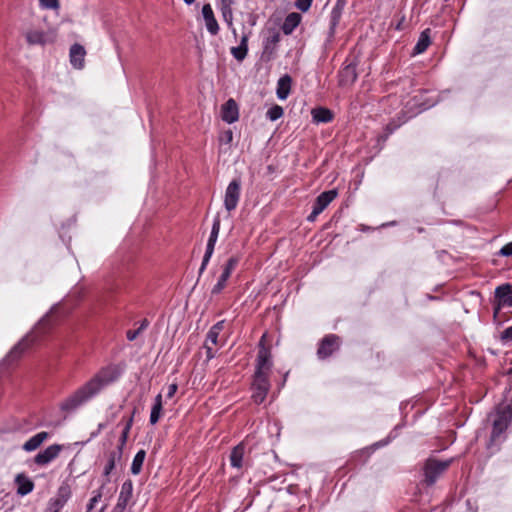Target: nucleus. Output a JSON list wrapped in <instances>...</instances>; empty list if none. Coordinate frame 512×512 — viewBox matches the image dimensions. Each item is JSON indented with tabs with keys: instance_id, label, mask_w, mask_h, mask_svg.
<instances>
[{
	"instance_id": "f257e3e1",
	"label": "nucleus",
	"mask_w": 512,
	"mask_h": 512,
	"mask_svg": "<svg viewBox=\"0 0 512 512\" xmlns=\"http://www.w3.org/2000/svg\"><path fill=\"white\" fill-rule=\"evenodd\" d=\"M120 372L114 365L101 368L89 381L80 386L60 403V410L71 413L96 396L106 386L119 377Z\"/></svg>"
},
{
	"instance_id": "f03ea898",
	"label": "nucleus",
	"mask_w": 512,
	"mask_h": 512,
	"mask_svg": "<svg viewBox=\"0 0 512 512\" xmlns=\"http://www.w3.org/2000/svg\"><path fill=\"white\" fill-rule=\"evenodd\" d=\"M263 339L264 336L260 342L256 359V371L252 384V399L256 404H261L265 400L270 389L269 374L272 368V360L270 350L262 344Z\"/></svg>"
},
{
	"instance_id": "7ed1b4c3",
	"label": "nucleus",
	"mask_w": 512,
	"mask_h": 512,
	"mask_svg": "<svg viewBox=\"0 0 512 512\" xmlns=\"http://www.w3.org/2000/svg\"><path fill=\"white\" fill-rule=\"evenodd\" d=\"M512 420V404H508L498 409L497 417L493 423L491 437L496 439L499 437L509 426Z\"/></svg>"
},
{
	"instance_id": "20e7f679",
	"label": "nucleus",
	"mask_w": 512,
	"mask_h": 512,
	"mask_svg": "<svg viewBox=\"0 0 512 512\" xmlns=\"http://www.w3.org/2000/svg\"><path fill=\"white\" fill-rule=\"evenodd\" d=\"M451 460L438 461L429 459L424 467L425 482L427 485H433L438 477L449 467Z\"/></svg>"
},
{
	"instance_id": "39448f33",
	"label": "nucleus",
	"mask_w": 512,
	"mask_h": 512,
	"mask_svg": "<svg viewBox=\"0 0 512 512\" xmlns=\"http://www.w3.org/2000/svg\"><path fill=\"white\" fill-rule=\"evenodd\" d=\"M338 193L335 189L322 192L313 204L312 212L307 216V221L314 222L319 214H321L327 206L337 197Z\"/></svg>"
},
{
	"instance_id": "423d86ee",
	"label": "nucleus",
	"mask_w": 512,
	"mask_h": 512,
	"mask_svg": "<svg viewBox=\"0 0 512 512\" xmlns=\"http://www.w3.org/2000/svg\"><path fill=\"white\" fill-rule=\"evenodd\" d=\"M220 224H221L220 218L218 216L215 217L213 220L210 237L207 242L206 251H205V254H204V257L202 260L201 267L199 269L200 274L205 270L207 264L209 263V261L212 257V254H213L214 248H215V244L217 242V238H218L219 231H220Z\"/></svg>"
},
{
	"instance_id": "0eeeda50",
	"label": "nucleus",
	"mask_w": 512,
	"mask_h": 512,
	"mask_svg": "<svg viewBox=\"0 0 512 512\" xmlns=\"http://www.w3.org/2000/svg\"><path fill=\"white\" fill-rule=\"evenodd\" d=\"M339 348L340 338L335 334L326 335L319 344L317 356L319 359L324 360L330 357Z\"/></svg>"
},
{
	"instance_id": "6e6552de",
	"label": "nucleus",
	"mask_w": 512,
	"mask_h": 512,
	"mask_svg": "<svg viewBox=\"0 0 512 512\" xmlns=\"http://www.w3.org/2000/svg\"><path fill=\"white\" fill-rule=\"evenodd\" d=\"M241 181L239 179H233L226 188L224 206L227 211L234 210L240 198Z\"/></svg>"
},
{
	"instance_id": "1a4fd4ad",
	"label": "nucleus",
	"mask_w": 512,
	"mask_h": 512,
	"mask_svg": "<svg viewBox=\"0 0 512 512\" xmlns=\"http://www.w3.org/2000/svg\"><path fill=\"white\" fill-rule=\"evenodd\" d=\"M63 446L59 444H53L48 446L43 451H40L35 457H34V463L38 466H45L55 460L60 452L62 451Z\"/></svg>"
},
{
	"instance_id": "9d476101",
	"label": "nucleus",
	"mask_w": 512,
	"mask_h": 512,
	"mask_svg": "<svg viewBox=\"0 0 512 512\" xmlns=\"http://www.w3.org/2000/svg\"><path fill=\"white\" fill-rule=\"evenodd\" d=\"M280 41V34L279 32H273L271 35H269L267 38H265L263 43V51L261 58L268 62L271 61L274 58L277 45Z\"/></svg>"
},
{
	"instance_id": "9b49d317",
	"label": "nucleus",
	"mask_w": 512,
	"mask_h": 512,
	"mask_svg": "<svg viewBox=\"0 0 512 512\" xmlns=\"http://www.w3.org/2000/svg\"><path fill=\"white\" fill-rule=\"evenodd\" d=\"M34 338L30 335L24 337L20 342H18L9 352L6 357V361L8 363H12L18 360L21 355L32 345Z\"/></svg>"
},
{
	"instance_id": "f8f14e48",
	"label": "nucleus",
	"mask_w": 512,
	"mask_h": 512,
	"mask_svg": "<svg viewBox=\"0 0 512 512\" xmlns=\"http://www.w3.org/2000/svg\"><path fill=\"white\" fill-rule=\"evenodd\" d=\"M222 327H223V322H218L214 326H212L211 329L207 333L206 341L204 343V349L206 350L207 360H211L215 356V352L210 347L209 342H211L213 344H217L219 332L221 331Z\"/></svg>"
},
{
	"instance_id": "ddd939ff",
	"label": "nucleus",
	"mask_w": 512,
	"mask_h": 512,
	"mask_svg": "<svg viewBox=\"0 0 512 512\" xmlns=\"http://www.w3.org/2000/svg\"><path fill=\"white\" fill-rule=\"evenodd\" d=\"M85 55L86 50L82 45L78 43L73 44L69 53L71 65L76 69H82L84 67Z\"/></svg>"
},
{
	"instance_id": "4468645a",
	"label": "nucleus",
	"mask_w": 512,
	"mask_h": 512,
	"mask_svg": "<svg viewBox=\"0 0 512 512\" xmlns=\"http://www.w3.org/2000/svg\"><path fill=\"white\" fill-rule=\"evenodd\" d=\"M339 85L349 86L357 79L356 66L353 63L347 64L339 71Z\"/></svg>"
},
{
	"instance_id": "2eb2a0df",
	"label": "nucleus",
	"mask_w": 512,
	"mask_h": 512,
	"mask_svg": "<svg viewBox=\"0 0 512 512\" xmlns=\"http://www.w3.org/2000/svg\"><path fill=\"white\" fill-rule=\"evenodd\" d=\"M239 112H238V106L235 100L229 99L223 106H222V120L226 123H234L238 120Z\"/></svg>"
},
{
	"instance_id": "dca6fc26",
	"label": "nucleus",
	"mask_w": 512,
	"mask_h": 512,
	"mask_svg": "<svg viewBox=\"0 0 512 512\" xmlns=\"http://www.w3.org/2000/svg\"><path fill=\"white\" fill-rule=\"evenodd\" d=\"M202 14L208 32L212 35H216L219 32V25L214 17V13L210 4H205L202 7Z\"/></svg>"
},
{
	"instance_id": "f3484780",
	"label": "nucleus",
	"mask_w": 512,
	"mask_h": 512,
	"mask_svg": "<svg viewBox=\"0 0 512 512\" xmlns=\"http://www.w3.org/2000/svg\"><path fill=\"white\" fill-rule=\"evenodd\" d=\"M15 483L17 485V494L21 496L29 494L34 489L33 481L23 473L15 477Z\"/></svg>"
},
{
	"instance_id": "a211bd4d",
	"label": "nucleus",
	"mask_w": 512,
	"mask_h": 512,
	"mask_svg": "<svg viewBox=\"0 0 512 512\" xmlns=\"http://www.w3.org/2000/svg\"><path fill=\"white\" fill-rule=\"evenodd\" d=\"M345 7V0H337L330 13V34L335 33V29L340 22L343 10Z\"/></svg>"
},
{
	"instance_id": "6ab92c4d",
	"label": "nucleus",
	"mask_w": 512,
	"mask_h": 512,
	"mask_svg": "<svg viewBox=\"0 0 512 512\" xmlns=\"http://www.w3.org/2000/svg\"><path fill=\"white\" fill-rule=\"evenodd\" d=\"M495 298L504 306L512 307V287L510 284L498 286L495 289Z\"/></svg>"
},
{
	"instance_id": "aec40b11",
	"label": "nucleus",
	"mask_w": 512,
	"mask_h": 512,
	"mask_svg": "<svg viewBox=\"0 0 512 512\" xmlns=\"http://www.w3.org/2000/svg\"><path fill=\"white\" fill-rule=\"evenodd\" d=\"M48 437H49V433L48 432H45V431L39 432L36 435L32 436L29 440H27L23 444L22 448L26 452L35 451L36 449H38L42 445V443L45 440L48 439Z\"/></svg>"
},
{
	"instance_id": "412c9836",
	"label": "nucleus",
	"mask_w": 512,
	"mask_h": 512,
	"mask_svg": "<svg viewBox=\"0 0 512 512\" xmlns=\"http://www.w3.org/2000/svg\"><path fill=\"white\" fill-rule=\"evenodd\" d=\"M245 445L240 443L230 453V464L233 468L241 469L244 465Z\"/></svg>"
},
{
	"instance_id": "4be33fe9",
	"label": "nucleus",
	"mask_w": 512,
	"mask_h": 512,
	"mask_svg": "<svg viewBox=\"0 0 512 512\" xmlns=\"http://www.w3.org/2000/svg\"><path fill=\"white\" fill-rule=\"evenodd\" d=\"M26 40L30 45H44L49 41L48 34L42 30L31 29L25 34Z\"/></svg>"
},
{
	"instance_id": "5701e85b",
	"label": "nucleus",
	"mask_w": 512,
	"mask_h": 512,
	"mask_svg": "<svg viewBox=\"0 0 512 512\" xmlns=\"http://www.w3.org/2000/svg\"><path fill=\"white\" fill-rule=\"evenodd\" d=\"M313 122L315 123H328L333 119V113L324 107H317L311 111Z\"/></svg>"
},
{
	"instance_id": "b1692460",
	"label": "nucleus",
	"mask_w": 512,
	"mask_h": 512,
	"mask_svg": "<svg viewBox=\"0 0 512 512\" xmlns=\"http://www.w3.org/2000/svg\"><path fill=\"white\" fill-rule=\"evenodd\" d=\"M292 79L289 75L282 76L277 83V96L284 100L288 97L291 88Z\"/></svg>"
},
{
	"instance_id": "393cba45",
	"label": "nucleus",
	"mask_w": 512,
	"mask_h": 512,
	"mask_svg": "<svg viewBox=\"0 0 512 512\" xmlns=\"http://www.w3.org/2000/svg\"><path fill=\"white\" fill-rule=\"evenodd\" d=\"M234 3L235 0H220V10L222 12L224 21L229 27L233 25L232 5Z\"/></svg>"
},
{
	"instance_id": "a878e982",
	"label": "nucleus",
	"mask_w": 512,
	"mask_h": 512,
	"mask_svg": "<svg viewBox=\"0 0 512 512\" xmlns=\"http://www.w3.org/2000/svg\"><path fill=\"white\" fill-rule=\"evenodd\" d=\"M430 29H425L421 32L420 37L414 46L413 53L421 54L423 53L430 45Z\"/></svg>"
},
{
	"instance_id": "bb28decb",
	"label": "nucleus",
	"mask_w": 512,
	"mask_h": 512,
	"mask_svg": "<svg viewBox=\"0 0 512 512\" xmlns=\"http://www.w3.org/2000/svg\"><path fill=\"white\" fill-rule=\"evenodd\" d=\"M301 17L297 13H290L284 20L282 30L284 34L289 35L299 25Z\"/></svg>"
},
{
	"instance_id": "cd10ccee",
	"label": "nucleus",
	"mask_w": 512,
	"mask_h": 512,
	"mask_svg": "<svg viewBox=\"0 0 512 512\" xmlns=\"http://www.w3.org/2000/svg\"><path fill=\"white\" fill-rule=\"evenodd\" d=\"M132 491H133L132 482L130 480L125 481L122 484L121 491H120L117 502L127 506L128 502L130 501V499L132 497Z\"/></svg>"
},
{
	"instance_id": "c85d7f7f",
	"label": "nucleus",
	"mask_w": 512,
	"mask_h": 512,
	"mask_svg": "<svg viewBox=\"0 0 512 512\" xmlns=\"http://www.w3.org/2000/svg\"><path fill=\"white\" fill-rule=\"evenodd\" d=\"M121 457H122V455H121V452H119V451H111L108 454V460H107V463H106V465L104 467V471H103V474L105 477L108 478V476L111 474V472L115 468L116 462L120 461Z\"/></svg>"
},
{
	"instance_id": "c756f323",
	"label": "nucleus",
	"mask_w": 512,
	"mask_h": 512,
	"mask_svg": "<svg viewBox=\"0 0 512 512\" xmlns=\"http://www.w3.org/2000/svg\"><path fill=\"white\" fill-rule=\"evenodd\" d=\"M161 411H162V396H161V394H158L155 397V402L151 409V414H150V423L152 425L156 424L159 421L160 416H161Z\"/></svg>"
},
{
	"instance_id": "7c9ffc66",
	"label": "nucleus",
	"mask_w": 512,
	"mask_h": 512,
	"mask_svg": "<svg viewBox=\"0 0 512 512\" xmlns=\"http://www.w3.org/2000/svg\"><path fill=\"white\" fill-rule=\"evenodd\" d=\"M145 457H146V452L144 450H139L136 453V455L134 456V459L132 461V465H131V473L133 475H138L141 472Z\"/></svg>"
},
{
	"instance_id": "2f4dec72",
	"label": "nucleus",
	"mask_w": 512,
	"mask_h": 512,
	"mask_svg": "<svg viewBox=\"0 0 512 512\" xmlns=\"http://www.w3.org/2000/svg\"><path fill=\"white\" fill-rule=\"evenodd\" d=\"M108 482L109 479H106V481L102 483L101 487L94 492V496L90 499L87 505V512H90L94 508L95 504L101 500L102 496L105 494V488Z\"/></svg>"
},
{
	"instance_id": "473e14b6",
	"label": "nucleus",
	"mask_w": 512,
	"mask_h": 512,
	"mask_svg": "<svg viewBox=\"0 0 512 512\" xmlns=\"http://www.w3.org/2000/svg\"><path fill=\"white\" fill-rule=\"evenodd\" d=\"M231 273L223 269L217 283L212 288V294H219L226 286L227 280L230 278Z\"/></svg>"
},
{
	"instance_id": "72a5a7b5",
	"label": "nucleus",
	"mask_w": 512,
	"mask_h": 512,
	"mask_svg": "<svg viewBox=\"0 0 512 512\" xmlns=\"http://www.w3.org/2000/svg\"><path fill=\"white\" fill-rule=\"evenodd\" d=\"M283 108L279 105H274L271 107L267 113L266 116L271 121H276L277 119L281 118L283 116Z\"/></svg>"
},
{
	"instance_id": "f704fd0d",
	"label": "nucleus",
	"mask_w": 512,
	"mask_h": 512,
	"mask_svg": "<svg viewBox=\"0 0 512 512\" xmlns=\"http://www.w3.org/2000/svg\"><path fill=\"white\" fill-rule=\"evenodd\" d=\"M247 53L248 52L240 46L231 48V54L239 62H242L246 58Z\"/></svg>"
},
{
	"instance_id": "c9c22d12",
	"label": "nucleus",
	"mask_w": 512,
	"mask_h": 512,
	"mask_svg": "<svg viewBox=\"0 0 512 512\" xmlns=\"http://www.w3.org/2000/svg\"><path fill=\"white\" fill-rule=\"evenodd\" d=\"M313 0H296L295 6L298 10L302 12H307L312 4Z\"/></svg>"
},
{
	"instance_id": "e433bc0d",
	"label": "nucleus",
	"mask_w": 512,
	"mask_h": 512,
	"mask_svg": "<svg viewBox=\"0 0 512 512\" xmlns=\"http://www.w3.org/2000/svg\"><path fill=\"white\" fill-rule=\"evenodd\" d=\"M239 262V259L237 257H231L227 260L226 264L224 265L223 269L225 271H228L232 273V271L235 269Z\"/></svg>"
},
{
	"instance_id": "4c0bfd02",
	"label": "nucleus",
	"mask_w": 512,
	"mask_h": 512,
	"mask_svg": "<svg viewBox=\"0 0 512 512\" xmlns=\"http://www.w3.org/2000/svg\"><path fill=\"white\" fill-rule=\"evenodd\" d=\"M59 498L56 500L57 504L63 505L69 497V491L67 488L61 487L58 492Z\"/></svg>"
},
{
	"instance_id": "58836bf2",
	"label": "nucleus",
	"mask_w": 512,
	"mask_h": 512,
	"mask_svg": "<svg viewBox=\"0 0 512 512\" xmlns=\"http://www.w3.org/2000/svg\"><path fill=\"white\" fill-rule=\"evenodd\" d=\"M39 1L43 8H46V9H58L59 8L58 0H39Z\"/></svg>"
},
{
	"instance_id": "ea45409f",
	"label": "nucleus",
	"mask_w": 512,
	"mask_h": 512,
	"mask_svg": "<svg viewBox=\"0 0 512 512\" xmlns=\"http://www.w3.org/2000/svg\"><path fill=\"white\" fill-rule=\"evenodd\" d=\"M501 341L503 342H510L512 341V325L508 328H506L500 336Z\"/></svg>"
},
{
	"instance_id": "a19ab883",
	"label": "nucleus",
	"mask_w": 512,
	"mask_h": 512,
	"mask_svg": "<svg viewBox=\"0 0 512 512\" xmlns=\"http://www.w3.org/2000/svg\"><path fill=\"white\" fill-rule=\"evenodd\" d=\"M499 255L501 256H504V257H510L512 256V242L504 245L500 251H499Z\"/></svg>"
},
{
	"instance_id": "79ce46f5",
	"label": "nucleus",
	"mask_w": 512,
	"mask_h": 512,
	"mask_svg": "<svg viewBox=\"0 0 512 512\" xmlns=\"http://www.w3.org/2000/svg\"><path fill=\"white\" fill-rule=\"evenodd\" d=\"M127 439H128V435H125V433H121V436H120V439H119V444L117 446V449L115 451H119L121 452V454L123 453V448L127 442Z\"/></svg>"
},
{
	"instance_id": "37998d69",
	"label": "nucleus",
	"mask_w": 512,
	"mask_h": 512,
	"mask_svg": "<svg viewBox=\"0 0 512 512\" xmlns=\"http://www.w3.org/2000/svg\"><path fill=\"white\" fill-rule=\"evenodd\" d=\"M142 333L139 329H136V330H128L126 332V337L129 341H134L138 335Z\"/></svg>"
},
{
	"instance_id": "c03bdc74",
	"label": "nucleus",
	"mask_w": 512,
	"mask_h": 512,
	"mask_svg": "<svg viewBox=\"0 0 512 512\" xmlns=\"http://www.w3.org/2000/svg\"><path fill=\"white\" fill-rule=\"evenodd\" d=\"M177 389H178L177 384H175V383L170 384L168 386L167 397L172 398L175 395V393L177 392Z\"/></svg>"
},
{
	"instance_id": "a18cd8bd",
	"label": "nucleus",
	"mask_w": 512,
	"mask_h": 512,
	"mask_svg": "<svg viewBox=\"0 0 512 512\" xmlns=\"http://www.w3.org/2000/svg\"><path fill=\"white\" fill-rule=\"evenodd\" d=\"M239 46L248 52V35L247 34L242 35Z\"/></svg>"
},
{
	"instance_id": "49530a36",
	"label": "nucleus",
	"mask_w": 512,
	"mask_h": 512,
	"mask_svg": "<svg viewBox=\"0 0 512 512\" xmlns=\"http://www.w3.org/2000/svg\"><path fill=\"white\" fill-rule=\"evenodd\" d=\"M127 506L120 504L117 502L115 507L113 508L112 512H124Z\"/></svg>"
},
{
	"instance_id": "de8ad7c7",
	"label": "nucleus",
	"mask_w": 512,
	"mask_h": 512,
	"mask_svg": "<svg viewBox=\"0 0 512 512\" xmlns=\"http://www.w3.org/2000/svg\"><path fill=\"white\" fill-rule=\"evenodd\" d=\"M502 306H504V305L500 304V301H498V304L494 306V309H493V316H494V318L497 317V315L500 312V309H501Z\"/></svg>"
},
{
	"instance_id": "09e8293b",
	"label": "nucleus",
	"mask_w": 512,
	"mask_h": 512,
	"mask_svg": "<svg viewBox=\"0 0 512 512\" xmlns=\"http://www.w3.org/2000/svg\"><path fill=\"white\" fill-rule=\"evenodd\" d=\"M148 325H149V321L147 319H144V320H142V322H141V324H140L138 329L141 332H143L148 327Z\"/></svg>"
},
{
	"instance_id": "8fccbe9b",
	"label": "nucleus",
	"mask_w": 512,
	"mask_h": 512,
	"mask_svg": "<svg viewBox=\"0 0 512 512\" xmlns=\"http://www.w3.org/2000/svg\"><path fill=\"white\" fill-rule=\"evenodd\" d=\"M233 139V133L231 130L225 132V140L227 143L231 142Z\"/></svg>"
},
{
	"instance_id": "3c124183",
	"label": "nucleus",
	"mask_w": 512,
	"mask_h": 512,
	"mask_svg": "<svg viewBox=\"0 0 512 512\" xmlns=\"http://www.w3.org/2000/svg\"><path fill=\"white\" fill-rule=\"evenodd\" d=\"M131 427L129 425H125L122 433H125V435H129Z\"/></svg>"
},
{
	"instance_id": "603ef678",
	"label": "nucleus",
	"mask_w": 512,
	"mask_h": 512,
	"mask_svg": "<svg viewBox=\"0 0 512 512\" xmlns=\"http://www.w3.org/2000/svg\"><path fill=\"white\" fill-rule=\"evenodd\" d=\"M132 423H133V416H131L129 418V420L127 421L126 425H129L130 427H132Z\"/></svg>"
},
{
	"instance_id": "864d4df0",
	"label": "nucleus",
	"mask_w": 512,
	"mask_h": 512,
	"mask_svg": "<svg viewBox=\"0 0 512 512\" xmlns=\"http://www.w3.org/2000/svg\"><path fill=\"white\" fill-rule=\"evenodd\" d=\"M186 4L191 5L195 0H183Z\"/></svg>"
},
{
	"instance_id": "5fc2aeb1",
	"label": "nucleus",
	"mask_w": 512,
	"mask_h": 512,
	"mask_svg": "<svg viewBox=\"0 0 512 512\" xmlns=\"http://www.w3.org/2000/svg\"><path fill=\"white\" fill-rule=\"evenodd\" d=\"M45 321H46V317H44L43 319H41V321L39 322V325H42Z\"/></svg>"
},
{
	"instance_id": "6e6d98bb",
	"label": "nucleus",
	"mask_w": 512,
	"mask_h": 512,
	"mask_svg": "<svg viewBox=\"0 0 512 512\" xmlns=\"http://www.w3.org/2000/svg\"><path fill=\"white\" fill-rule=\"evenodd\" d=\"M105 508H106V505H105V506H103V507L100 509V511H99V512H104Z\"/></svg>"
},
{
	"instance_id": "4d7b16f0",
	"label": "nucleus",
	"mask_w": 512,
	"mask_h": 512,
	"mask_svg": "<svg viewBox=\"0 0 512 512\" xmlns=\"http://www.w3.org/2000/svg\"><path fill=\"white\" fill-rule=\"evenodd\" d=\"M210 347L213 349V343L209 342Z\"/></svg>"
}]
</instances>
